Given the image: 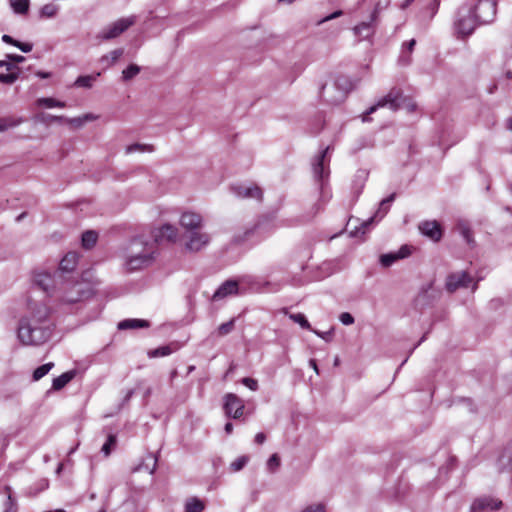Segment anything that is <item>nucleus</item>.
I'll return each instance as SVG.
<instances>
[{"label": "nucleus", "mask_w": 512, "mask_h": 512, "mask_svg": "<svg viewBox=\"0 0 512 512\" xmlns=\"http://www.w3.org/2000/svg\"><path fill=\"white\" fill-rule=\"evenodd\" d=\"M52 332L53 322L50 307L44 301L30 296L27 300L26 311L18 323V340L26 346H39L50 339Z\"/></svg>", "instance_id": "nucleus-1"}, {"label": "nucleus", "mask_w": 512, "mask_h": 512, "mask_svg": "<svg viewBox=\"0 0 512 512\" xmlns=\"http://www.w3.org/2000/svg\"><path fill=\"white\" fill-rule=\"evenodd\" d=\"M155 257V243L148 236L137 235L122 249V266L126 272H135L151 266Z\"/></svg>", "instance_id": "nucleus-2"}, {"label": "nucleus", "mask_w": 512, "mask_h": 512, "mask_svg": "<svg viewBox=\"0 0 512 512\" xmlns=\"http://www.w3.org/2000/svg\"><path fill=\"white\" fill-rule=\"evenodd\" d=\"M92 295V290L88 283L82 281L61 280L57 288L55 299L63 304H73Z\"/></svg>", "instance_id": "nucleus-3"}, {"label": "nucleus", "mask_w": 512, "mask_h": 512, "mask_svg": "<svg viewBox=\"0 0 512 512\" xmlns=\"http://www.w3.org/2000/svg\"><path fill=\"white\" fill-rule=\"evenodd\" d=\"M354 86V82L348 76L339 75L332 85H322L319 95L328 103L338 104L346 98Z\"/></svg>", "instance_id": "nucleus-4"}, {"label": "nucleus", "mask_w": 512, "mask_h": 512, "mask_svg": "<svg viewBox=\"0 0 512 512\" xmlns=\"http://www.w3.org/2000/svg\"><path fill=\"white\" fill-rule=\"evenodd\" d=\"M477 24L479 23L471 5H463L458 9L454 28L459 37L463 38L471 35Z\"/></svg>", "instance_id": "nucleus-5"}, {"label": "nucleus", "mask_w": 512, "mask_h": 512, "mask_svg": "<svg viewBox=\"0 0 512 512\" xmlns=\"http://www.w3.org/2000/svg\"><path fill=\"white\" fill-rule=\"evenodd\" d=\"M62 277L56 272L53 275L46 270H35L33 273V283L43 290L50 297L57 294V288L61 283Z\"/></svg>", "instance_id": "nucleus-6"}, {"label": "nucleus", "mask_w": 512, "mask_h": 512, "mask_svg": "<svg viewBox=\"0 0 512 512\" xmlns=\"http://www.w3.org/2000/svg\"><path fill=\"white\" fill-rule=\"evenodd\" d=\"M328 151L329 147H326L318 155H316L312 161L313 176L315 181L319 183L320 190L322 193H324L325 184L330 174V159L327 156Z\"/></svg>", "instance_id": "nucleus-7"}, {"label": "nucleus", "mask_w": 512, "mask_h": 512, "mask_svg": "<svg viewBox=\"0 0 512 512\" xmlns=\"http://www.w3.org/2000/svg\"><path fill=\"white\" fill-rule=\"evenodd\" d=\"M406 101L407 99L403 97L401 89L393 88L367 110L362 120L363 122L368 121V115L374 113L378 108L387 107L391 111H397Z\"/></svg>", "instance_id": "nucleus-8"}, {"label": "nucleus", "mask_w": 512, "mask_h": 512, "mask_svg": "<svg viewBox=\"0 0 512 512\" xmlns=\"http://www.w3.org/2000/svg\"><path fill=\"white\" fill-rule=\"evenodd\" d=\"M136 22L135 16H129L126 18H120L117 21L111 23L110 25L104 27L97 35V38L100 40H111L117 38L122 33H124L128 28L134 25Z\"/></svg>", "instance_id": "nucleus-9"}, {"label": "nucleus", "mask_w": 512, "mask_h": 512, "mask_svg": "<svg viewBox=\"0 0 512 512\" xmlns=\"http://www.w3.org/2000/svg\"><path fill=\"white\" fill-rule=\"evenodd\" d=\"M472 8L478 23L488 24L493 22L496 17L497 2L495 0H478Z\"/></svg>", "instance_id": "nucleus-10"}, {"label": "nucleus", "mask_w": 512, "mask_h": 512, "mask_svg": "<svg viewBox=\"0 0 512 512\" xmlns=\"http://www.w3.org/2000/svg\"><path fill=\"white\" fill-rule=\"evenodd\" d=\"M470 285H472V291H475L477 284L473 283V278L465 271L449 274L445 282V288L449 293H454L462 288H468Z\"/></svg>", "instance_id": "nucleus-11"}, {"label": "nucleus", "mask_w": 512, "mask_h": 512, "mask_svg": "<svg viewBox=\"0 0 512 512\" xmlns=\"http://www.w3.org/2000/svg\"><path fill=\"white\" fill-rule=\"evenodd\" d=\"M395 199V194H391L387 198L383 199L380 204L378 210L375 212L374 216L369 219L363 221L360 226H356L355 229L350 231L351 236H358L360 233L364 234L368 227L375 222V220L382 219L390 209L391 203Z\"/></svg>", "instance_id": "nucleus-12"}, {"label": "nucleus", "mask_w": 512, "mask_h": 512, "mask_svg": "<svg viewBox=\"0 0 512 512\" xmlns=\"http://www.w3.org/2000/svg\"><path fill=\"white\" fill-rule=\"evenodd\" d=\"M250 283L249 278H242L239 281L226 280L222 283L219 288L214 292L212 299L214 301L222 300L228 296L238 295L242 293L240 284Z\"/></svg>", "instance_id": "nucleus-13"}, {"label": "nucleus", "mask_w": 512, "mask_h": 512, "mask_svg": "<svg viewBox=\"0 0 512 512\" xmlns=\"http://www.w3.org/2000/svg\"><path fill=\"white\" fill-rule=\"evenodd\" d=\"M231 192L240 199H255L261 201L263 198L262 189L255 184H238L230 188Z\"/></svg>", "instance_id": "nucleus-14"}, {"label": "nucleus", "mask_w": 512, "mask_h": 512, "mask_svg": "<svg viewBox=\"0 0 512 512\" xmlns=\"http://www.w3.org/2000/svg\"><path fill=\"white\" fill-rule=\"evenodd\" d=\"M244 403L235 394L228 393L224 396V410L228 417L240 418L244 413Z\"/></svg>", "instance_id": "nucleus-15"}, {"label": "nucleus", "mask_w": 512, "mask_h": 512, "mask_svg": "<svg viewBox=\"0 0 512 512\" xmlns=\"http://www.w3.org/2000/svg\"><path fill=\"white\" fill-rule=\"evenodd\" d=\"M278 228L274 219L270 216L261 217L252 229L246 231V235L255 234L260 238L267 237Z\"/></svg>", "instance_id": "nucleus-16"}, {"label": "nucleus", "mask_w": 512, "mask_h": 512, "mask_svg": "<svg viewBox=\"0 0 512 512\" xmlns=\"http://www.w3.org/2000/svg\"><path fill=\"white\" fill-rule=\"evenodd\" d=\"M502 507V501L491 497H480L474 500L470 512H486L498 510Z\"/></svg>", "instance_id": "nucleus-17"}, {"label": "nucleus", "mask_w": 512, "mask_h": 512, "mask_svg": "<svg viewBox=\"0 0 512 512\" xmlns=\"http://www.w3.org/2000/svg\"><path fill=\"white\" fill-rule=\"evenodd\" d=\"M210 242V236L207 233L193 231L190 233L185 244L186 249L192 252H198Z\"/></svg>", "instance_id": "nucleus-18"}, {"label": "nucleus", "mask_w": 512, "mask_h": 512, "mask_svg": "<svg viewBox=\"0 0 512 512\" xmlns=\"http://www.w3.org/2000/svg\"><path fill=\"white\" fill-rule=\"evenodd\" d=\"M178 238V229L174 225L164 224L159 227L154 233L155 242H175Z\"/></svg>", "instance_id": "nucleus-19"}, {"label": "nucleus", "mask_w": 512, "mask_h": 512, "mask_svg": "<svg viewBox=\"0 0 512 512\" xmlns=\"http://www.w3.org/2000/svg\"><path fill=\"white\" fill-rule=\"evenodd\" d=\"M411 254V248L408 245H403L398 251L382 254L380 256V263L383 267H390L397 260L404 259Z\"/></svg>", "instance_id": "nucleus-20"}, {"label": "nucleus", "mask_w": 512, "mask_h": 512, "mask_svg": "<svg viewBox=\"0 0 512 512\" xmlns=\"http://www.w3.org/2000/svg\"><path fill=\"white\" fill-rule=\"evenodd\" d=\"M203 222L202 216L198 213L186 211L182 213L180 217V225L188 230L193 232L194 230L201 227Z\"/></svg>", "instance_id": "nucleus-21"}, {"label": "nucleus", "mask_w": 512, "mask_h": 512, "mask_svg": "<svg viewBox=\"0 0 512 512\" xmlns=\"http://www.w3.org/2000/svg\"><path fill=\"white\" fill-rule=\"evenodd\" d=\"M420 232L433 241H439L442 236L440 225L437 221H424L419 224Z\"/></svg>", "instance_id": "nucleus-22"}, {"label": "nucleus", "mask_w": 512, "mask_h": 512, "mask_svg": "<svg viewBox=\"0 0 512 512\" xmlns=\"http://www.w3.org/2000/svg\"><path fill=\"white\" fill-rule=\"evenodd\" d=\"M377 17V12L374 11L368 22H362L359 25L353 28L355 36L359 37L361 40L369 38L374 33L373 23L375 22Z\"/></svg>", "instance_id": "nucleus-23"}, {"label": "nucleus", "mask_w": 512, "mask_h": 512, "mask_svg": "<svg viewBox=\"0 0 512 512\" xmlns=\"http://www.w3.org/2000/svg\"><path fill=\"white\" fill-rule=\"evenodd\" d=\"M78 254L76 252H68L60 261L59 270L61 272H71L78 263Z\"/></svg>", "instance_id": "nucleus-24"}, {"label": "nucleus", "mask_w": 512, "mask_h": 512, "mask_svg": "<svg viewBox=\"0 0 512 512\" xmlns=\"http://www.w3.org/2000/svg\"><path fill=\"white\" fill-rule=\"evenodd\" d=\"M498 467L500 470L512 469V442L503 450L499 456Z\"/></svg>", "instance_id": "nucleus-25"}, {"label": "nucleus", "mask_w": 512, "mask_h": 512, "mask_svg": "<svg viewBox=\"0 0 512 512\" xmlns=\"http://www.w3.org/2000/svg\"><path fill=\"white\" fill-rule=\"evenodd\" d=\"M76 375L74 370L67 371L60 376L53 379L52 388L54 390H60L65 387Z\"/></svg>", "instance_id": "nucleus-26"}, {"label": "nucleus", "mask_w": 512, "mask_h": 512, "mask_svg": "<svg viewBox=\"0 0 512 512\" xmlns=\"http://www.w3.org/2000/svg\"><path fill=\"white\" fill-rule=\"evenodd\" d=\"M149 327V322L142 319H126L118 324V328L120 330L126 329H138V328H147Z\"/></svg>", "instance_id": "nucleus-27"}, {"label": "nucleus", "mask_w": 512, "mask_h": 512, "mask_svg": "<svg viewBox=\"0 0 512 512\" xmlns=\"http://www.w3.org/2000/svg\"><path fill=\"white\" fill-rule=\"evenodd\" d=\"M416 44L415 39H411L409 42L403 44L401 54L399 56V62L402 65H408L411 61V53L414 49V46Z\"/></svg>", "instance_id": "nucleus-28"}, {"label": "nucleus", "mask_w": 512, "mask_h": 512, "mask_svg": "<svg viewBox=\"0 0 512 512\" xmlns=\"http://www.w3.org/2000/svg\"><path fill=\"white\" fill-rule=\"evenodd\" d=\"M124 53L122 48L115 49L106 55H103L100 62L105 66L109 67L113 65Z\"/></svg>", "instance_id": "nucleus-29"}, {"label": "nucleus", "mask_w": 512, "mask_h": 512, "mask_svg": "<svg viewBox=\"0 0 512 512\" xmlns=\"http://www.w3.org/2000/svg\"><path fill=\"white\" fill-rule=\"evenodd\" d=\"M157 461L158 460L156 456H154L153 454H149L145 458L144 462L135 469V471H140L144 469L148 471L150 474H153L156 470Z\"/></svg>", "instance_id": "nucleus-30"}, {"label": "nucleus", "mask_w": 512, "mask_h": 512, "mask_svg": "<svg viewBox=\"0 0 512 512\" xmlns=\"http://www.w3.org/2000/svg\"><path fill=\"white\" fill-rule=\"evenodd\" d=\"M98 240V234L94 230H88L82 234L81 244L85 249L92 248Z\"/></svg>", "instance_id": "nucleus-31"}, {"label": "nucleus", "mask_w": 512, "mask_h": 512, "mask_svg": "<svg viewBox=\"0 0 512 512\" xmlns=\"http://www.w3.org/2000/svg\"><path fill=\"white\" fill-rule=\"evenodd\" d=\"M9 3L12 10L20 15L27 14L30 6V0H9Z\"/></svg>", "instance_id": "nucleus-32"}, {"label": "nucleus", "mask_w": 512, "mask_h": 512, "mask_svg": "<svg viewBox=\"0 0 512 512\" xmlns=\"http://www.w3.org/2000/svg\"><path fill=\"white\" fill-rule=\"evenodd\" d=\"M459 234L464 238L467 244H471L473 242L472 234L470 230V226L465 221H459L456 226Z\"/></svg>", "instance_id": "nucleus-33"}, {"label": "nucleus", "mask_w": 512, "mask_h": 512, "mask_svg": "<svg viewBox=\"0 0 512 512\" xmlns=\"http://www.w3.org/2000/svg\"><path fill=\"white\" fill-rule=\"evenodd\" d=\"M204 503L196 498H190L185 503V512H203Z\"/></svg>", "instance_id": "nucleus-34"}, {"label": "nucleus", "mask_w": 512, "mask_h": 512, "mask_svg": "<svg viewBox=\"0 0 512 512\" xmlns=\"http://www.w3.org/2000/svg\"><path fill=\"white\" fill-rule=\"evenodd\" d=\"M98 76H100V73H97L95 76H92V75L79 76L75 80L74 85L77 87L91 88L93 82L96 80V78Z\"/></svg>", "instance_id": "nucleus-35"}, {"label": "nucleus", "mask_w": 512, "mask_h": 512, "mask_svg": "<svg viewBox=\"0 0 512 512\" xmlns=\"http://www.w3.org/2000/svg\"><path fill=\"white\" fill-rule=\"evenodd\" d=\"M23 122L22 119H15L13 117L0 118V133L9 128L16 127Z\"/></svg>", "instance_id": "nucleus-36"}, {"label": "nucleus", "mask_w": 512, "mask_h": 512, "mask_svg": "<svg viewBox=\"0 0 512 512\" xmlns=\"http://www.w3.org/2000/svg\"><path fill=\"white\" fill-rule=\"evenodd\" d=\"M117 444V438L114 434H109L106 442L103 444L101 448V452L107 457L111 454Z\"/></svg>", "instance_id": "nucleus-37"}, {"label": "nucleus", "mask_w": 512, "mask_h": 512, "mask_svg": "<svg viewBox=\"0 0 512 512\" xmlns=\"http://www.w3.org/2000/svg\"><path fill=\"white\" fill-rule=\"evenodd\" d=\"M54 364L52 362L45 363L38 368H36L33 372V380L38 381L43 378L45 375L49 373V371L53 368Z\"/></svg>", "instance_id": "nucleus-38"}, {"label": "nucleus", "mask_w": 512, "mask_h": 512, "mask_svg": "<svg viewBox=\"0 0 512 512\" xmlns=\"http://www.w3.org/2000/svg\"><path fill=\"white\" fill-rule=\"evenodd\" d=\"M37 102H38V105L44 106L46 108H54V107L64 108L66 105L64 102L56 100L54 98H40V99H38Z\"/></svg>", "instance_id": "nucleus-39"}, {"label": "nucleus", "mask_w": 512, "mask_h": 512, "mask_svg": "<svg viewBox=\"0 0 512 512\" xmlns=\"http://www.w3.org/2000/svg\"><path fill=\"white\" fill-rule=\"evenodd\" d=\"M5 490L7 491V500L5 502V509L4 512H17V501L16 499L11 495V489L10 487H5Z\"/></svg>", "instance_id": "nucleus-40"}, {"label": "nucleus", "mask_w": 512, "mask_h": 512, "mask_svg": "<svg viewBox=\"0 0 512 512\" xmlns=\"http://www.w3.org/2000/svg\"><path fill=\"white\" fill-rule=\"evenodd\" d=\"M58 10H59V8L57 5H55L53 3H49V4L44 5L41 8L40 15H41V17H45V18H52L57 14Z\"/></svg>", "instance_id": "nucleus-41"}, {"label": "nucleus", "mask_w": 512, "mask_h": 512, "mask_svg": "<svg viewBox=\"0 0 512 512\" xmlns=\"http://www.w3.org/2000/svg\"><path fill=\"white\" fill-rule=\"evenodd\" d=\"M289 318L299 324L303 329L312 330L310 323L302 313L290 314Z\"/></svg>", "instance_id": "nucleus-42"}, {"label": "nucleus", "mask_w": 512, "mask_h": 512, "mask_svg": "<svg viewBox=\"0 0 512 512\" xmlns=\"http://www.w3.org/2000/svg\"><path fill=\"white\" fill-rule=\"evenodd\" d=\"M140 72V67L136 64H130L122 72V78L124 81L131 80Z\"/></svg>", "instance_id": "nucleus-43"}, {"label": "nucleus", "mask_w": 512, "mask_h": 512, "mask_svg": "<svg viewBox=\"0 0 512 512\" xmlns=\"http://www.w3.org/2000/svg\"><path fill=\"white\" fill-rule=\"evenodd\" d=\"M152 151H153V147L151 145L139 144V143L129 145L126 148L127 154H131L134 152H152Z\"/></svg>", "instance_id": "nucleus-44"}, {"label": "nucleus", "mask_w": 512, "mask_h": 512, "mask_svg": "<svg viewBox=\"0 0 512 512\" xmlns=\"http://www.w3.org/2000/svg\"><path fill=\"white\" fill-rule=\"evenodd\" d=\"M235 326V319H231L230 321L226 323H222L217 330V333L219 336H226L230 334Z\"/></svg>", "instance_id": "nucleus-45"}, {"label": "nucleus", "mask_w": 512, "mask_h": 512, "mask_svg": "<svg viewBox=\"0 0 512 512\" xmlns=\"http://www.w3.org/2000/svg\"><path fill=\"white\" fill-rule=\"evenodd\" d=\"M247 462H248V457L247 456H241V457L237 458L236 460H234L230 464V468L234 472L240 471L247 464Z\"/></svg>", "instance_id": "nucleus-46"}, {"label": "nucleus", "mask_w": 512, "mask_h": 512, "mask_svg": "<svg viewBox=\"0 0 512 512\" xmlns=\"http://www.w3.org/2000/svg\"><path fill=\"white\" fill-rule=\"evenodd\" d=\"M172 352L171 348L169 346H163L159 347L149 353L151 357H163L168 356Z\"/></svg>", "instance_id": "nucleus-47"}, {"label": "nucleus", "mask_w": 512, "mask_h": 512, "mask_svg": "<svg viewBox=\"0 0 512 512\" xmlns=\"http://www.w3.org/2000/svg\"><path fill=\"white\" fill-rule=\"evenodd\" d=\"M7 74H0V82L5 84H13L18 79V73L9 71Z\"/></svg>", "instance_id": "nucleus-48"}, {"label": "nucleus", "mask_w": 512, "mask_h": 512, "mask_svg": "<svg viewBox=\"0 0 512 512\" xmlns=\"http://www.w3.org/2000/svg\"><path fill=\"white\" fill-rule=\"evenodd\" d=\"M280 466V458L277 454H273L270 456V458L267 461V468L270 471H275Z\"/></svg>", "instance_id": "nucleus-49"}, {"label": "nucleus", "mask_w": 512, "mask_h": 512, "mask_svg": "<svg viewBox=\"0 0 512 512\" xmlns=\"http://www.w3.org/2000/svg\"><path fill=\"white\" fill-rule=\"evenodd\" d=\"M241 382L252 391H256L258 389V381L256 379L245 377L241 380Z\"/></svg>", "instance_id": "nucleus-50"}, {"label": "nucleus", "mask_w": 512, "mask_h": 512, "mask_svg": "<svg viewBox=\"0 0 512 512\" xmlns=\"http://www.w3.org/2000/svg\"><path fill=\"white\" fill-rule=\"evenodd\" d=\"M339 320L344 325H351L354 323V317L348 312L341 313L339 316Z\"/></svg>", "instance_id": "nucleus-51"}, {"label": "nucleus", "mask_w": 512, "mask_h": 512, "mask_svg": "<svg viewBox=\"0 0 512 512\" xmlns=\"http://www.w3.org/2000/svg\"><path fill=\"white\" fill-rule=\"evenodd\" d=\"M342 14H343V11H342V10H337V11H335V12H333V13L329 14L328 16H326V17L322 18L321 20H319V21L317 22V24H318V25H321V24H323V23H325V22H328V21H330V20H333V19H336V18L340 17Z\"/></svg>", "instance_id": "nucleus-52"}, {"label": "nucleus", "mask_w": 512, "mask_h": 512, "mask_svg": "<svg viewBox=\"0 0 512 512\" xmlns=\"http://www.w3.org/2000/svg\"><path fill=\"white\" fill-rule=\"evenodd\" d=\"M302 512H325V506L323 504H314L307 506Z\"/></svg>", "instance_id": "nucleus-53"}, {"label": "nucleus", "mask_w": 512, "mask_h": 512, "mask_svg": "<svg viewBox=\"0 0 512 512\" xmlns=\"http://www.w3.org/2000/svg\"><path fill=\"white\" fill-rule=\"evenodd\" d=\"M311 331H313L317 336L324 339L325 341H330L332 339L333 329H330L327 332H321V331L313 330V329Z\"/></svg>", "instance_id": "nucleus-54"}, {"label": "nucleus", "mask_w": 512, "mask_h": 512, "mask_svg": "<svg viewBox=\"0 0 512 512\" xmlns=\"http://www.w3.org/2000/svg\"><path fill=\"white\" fill-rule=\"evenodd\" d=\"M16 47L24 53H29L33 49V45L31 43H23L18 40L16 42Z\"/></svg>", "instance_id": "nucleus-55"}, {"label": "nucleus", "mask_w": 512, "mask_h": 512, "mask_svg": "<svg viewBox=\"0 0 512 512\" xmlns=\"http://www.w3.org/2000/svg\"><path fill=\"white\" fill-rule=\"evenodd\" d=\"M66 121L75 127H81L85 123V119H83L82 117L70 118Z\"/></svg>", "instance_id": "nucleus-56"}, {"label": "nucleus", "mask_w": 512, "mask_h": 512, "mask_svg": "<svg viewBox=\"0 0 512 512\" xmlns=\"http://www.w3.org/2000/svg\"><path fill=\"white\" fill-rule=\"evenodd\" d=\"M6 58L10 61H13L15 63H22L25 61V57L22 56V55H17V54H7L6 55Z\"/></svg>", "instance_id": "nucleus-57"}, {"label": "nucleus", "mask_w": 512, "mask_h": 512, "mask_svg": "<svg viewBox=\"0 0 512 512\" xmlns=\"http://www.w3.org/2000/svg\"><path fill=\"white\" fill-rule=\"evenodd\" d=\"M0 67H5L7 71H13L16 68V66L14 64H12L10 60H8V61L0 60Z\"/></svg>", "instance_id": "nucleus-58"}, {"label": "nucleus", "mask_w": 512, "mask_h": 512, "mask_svg": "<svg viewBox=\"0 0 512 512\" xmlns=\"http://www.w3.org/2000/svg\"><path fill=\"white\" fill-rule=\"evenodd\" d=\"M2 41H3V42H5V43H7V44H11V45H13V46H15V47H16V42H17V40L13 39L11 36H9V35H7V34H4V35L2 36Z\"/></svg>", "instance_id": "nucleus-59"}, {"label": "nucleus", "mask_w": 512, "mask_h": 512, "mask_svg": "<svg viewBox=\"0 0 512 512\" xmlns=\"http://www.w3.org/2000/svg\"><path fill=\"white\" fill-rule=\"evenodd\" d=\"M266 440V436L264 433L260 432V433H257L256 436H255V442L257 444H263Z\"/></svg>", "instance_id": "nucleus-60"}, {"label": "nucleus", "mask_w": 512, "mask_h": 512, "mask_svg": "<svg viewBox=\"0 0 512 512\" xmlns=\"http://www.w3.org/2000/svg\"><path fill=\"white\" fill-rule=\"evenodd\" d=\"M36 76H38L41 79H46V78H49L51 76V73L50 72H44V71H38V72H36Z\"/></svg>", "instance_id": "nucleus-61"}, {"label": "nucleus", "mask_w": 512, "mask_h": 512, "mask_svg": "<svg viewBox=\"0 0 512 512\" xmlns=\"http://www.w3.org/2000/svg\"><path fill=\"white\" fill-rule=\"evenodd\" d=\"M414 2V0H405L401 5H400V8L402 10H405L407 7H409L412 3Z\"/></svg>", "instance_id": "nucleus-62"}, {"label": "nucleus", "mask_w": 512, "mask_h": 512, "mask_svg": "<svg viewBox=\"0 0 512 512\" xmlns=\"http://www.w3.org/2000/svg\"><path fill=\"white\" fill-rule=\"evenodd\" d=\"M81 117H82L83 119H85V122H87V121H93V120H95V119H96V116H94L93 114H90V113L85 114V115H83V116H81Z\"/></svg>", "instance_id": "nucleus-63"}, {"label": "nucleus", "mask_w": 512, "mask_h": 512, "mask_svg": "<svg viewBox=\"0 0 512 512\" xmlns=\"http://www.w3.org/2000/svg\"><path fill=\"white\" fill-rule=\"evenodd\" d=\"M224 430H225V432H226L227 434L232 433V431H233V425H232V423H230V422L226 423V424H225V427H224Z\"/></svg>", "instance_id": "nucleus-64"}]
</instances>
